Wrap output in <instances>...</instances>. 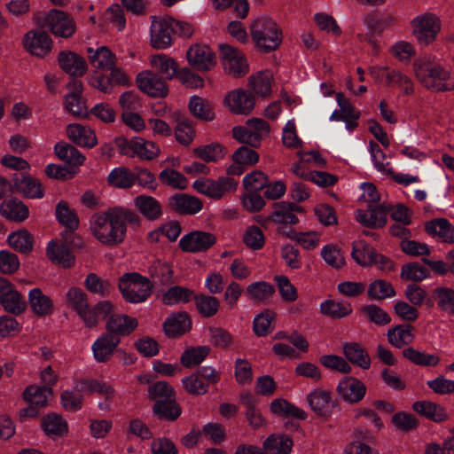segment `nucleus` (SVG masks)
<instances>
[{"label":"nucleus","instance_id":"obj_31","mask_svg":"<svg viewBox=\"0 0 454 454\" xmlns=\"http://www.w3.org/2000/svg\"><path fill=\"white\" fill-rule=\"evenodd\" d=\"M149 275L151 283L154 287H164L173 283L174 271L171 266L160 260L154 261L149 267Z\"/></svg>","mask_w":454,"mask_h":454},{"label":"nucleus","instance_id":"obj_54","mask_svg":"<svg viewBox=\"0 0 454 454\" xmlns=\"http://www.w3.org/2000/svg\"><path fill=\"white\" fill-rule=\"evenodd\" d=\"M52 393V388L50 387L31 385L25 389L23 396L29 403L41 408L47 404L48 397L51 396Z\"/></svg>","mask_w":454,"mask_h":454},{"label":"nucleus","instance_id":"obj_34","mask_svg":"<svg viewBox=\"0 0 454 454\" xmlns=\"http://www.w3.org/2000/svg\"><path fill=\"white\" fill-rule=\"evenodd\" d=\"M427 234L437 236L442 241L454 243V226L445 218H437L427 222L425 225Z\"/></svg>","mask_w":454,"mask_h":454},{"label":"nucleus","instance_id":"obj_57","mask_svg":"<svg viewBox=\"0 0 454 454\" xmlns=\"http://www.w3.org/2000/svg\"><path fill=\"white\" fill-rule=\"evenodd\" d=\"M193 154L205 162H215L224 157L223 147L218 143H211L193 148Z\"/></svg>","mask_w":454,"mask_h":454},{"label":"nucleus","instance_id":"obj_41","mask_svg":"<svg viewBox=\"0 0 454 454\" xmlns=\"http://www.w3.org/2000/svg\"><path fill=\"white\" fill-rule=\"evenodd\" d=\"M28 302L36 316L44 317L52 312V301L49 296L43 294L40 288H34L29 292Z\"/></svg>","mask_w":454,"mask_h":454},{"label":"nucleus","instance_id":"obj_32","mask_svg":"<svg viewBox=\"0 0 454 454\" xmlns=\"http://www.w3.org/2000/svg\"><path fill=\"white\" fill-rule=\"evenodd\" d=\"M343 353L348 361L364 370L371 366V357L367 350L358 342H346Z\"/></svg>","mask_w":454,"mask_h":454},{"label":"nucleus","instance_id":"obj_22","mask_svg":"<svg viewBox=\"0 0 454 454\" xmlns=\"http://www.w3.org/2000/svg\"><path fill=\"white\" fill-rule=\"evenodd\" d=\"M60 68L74 77L83 76L88 69L85 59L71 51H62L58 55Z\"/></svg>","mask_w":454,"mask_h":454},{"label":"nucleus","instance_id":"obj_29","mask_svg":"<svg viewBox=\"0 0 454 454\" xmlns=\"http://www.w3.org/2000/svg\"><path fill=\"white\" fill-rule=\"evenodd\" d=\"M414 327L410 324L396 325L387 332V341L396 348H403L413 342Z\"/></svg>","mask_w":454,"mask_h":454},{"label":"nucleus","instance_id":"obj_21","mask_svg":"<svg viewBox=\"0 0 454 454\" xmlns=\"http://www.w3.org/2000/svg\"><path fill=\"white\" fill-rule=\"evenodd\" d=\"M224 102L233 114L245 115L252 112L255 103L254 97L242 89L228 93Z\"/></svg>","mask_w":454,"mask_h":454},{"label":"nucleus","instance_id":"obj_40","mask_svg":"<svg viewBox=\"0 0 454 454\" xmlns=\"http://www.w3.org/2000/svg\"><path fill=\"white\" fill-rule=\"evenodd\" d=\"M273 74L270 71H259L248 78V87L262 98L269 96L271 92Z\"/></svg>","mask_w":454,"mask_h":454},{"label":"nucleus","instance_id":"obj_23","mask_svg":"<svg viewBox=\"0 0 454 454\" xmlns=\"http://www.w3.org/2000/svg\"><path fill=\"white\" fill-rule=\"evenodd\" d=\"M12 182L15 192H20L24 196L31 199H40L43 197L42 184L39 180L26 176L23 173L17 172L12 175Z\"/></svg>","mask_w":454,"mask_h":454},{"label":"nucleus","instance_id":"obj_45","mask_svg":"<svg viewBox=\"0 0 454 454\" xmlns=\"http://www.w3.org/2000/svg\"><path fill=\"white\" fill-rule=\"evenodd\" d=\"M0 302L6 311L13 315H19L27 309L26 300L14 288L13 285L5 292Z\"/></svg>","mask_w":454,"mask_h":454},{"label":"nucleus","instance_id":"obj_46","mask_svg":"<svg viewBox=\"0 0 454 454\" xmlns=\"http://www.w3.org/2000/svg\"><path fill=\"white\" fill-rule=\"evenodd\" d=\"M54 151L58 158L69 166H81L85 160L83 156L74 145L59 142L54 146Z\"/></svg>","mask_w":454,"mask_h":454},{"label":"nucleus","instance_id":"obj_38","mask_svg":"<svg viewBox=\"0 0 454 454\" xmlns=\"http://www.w3.org/2000/svg\"><path fill=\"white\" fill-rule=\"evenodd\" d=\"M172 118L176 122L175 129L176 140L183 145H189L195 137V129L192 121L178 111L173 113Z\"/></svg>","mask_w":454,"mask_h":454},{"label":"nucleus","instance_id":"obj_42","mask_svg":"<svg viewBox=\"0 0 454 454\" xmlns=\"http://www.w3.org/2000/svg\"><path fill=\"white\" fill-rule=\"evenodd\" d=\"M191 114L203 121H210L215 119L214 106L207 98L192 96L188 105Z\"/></svg>","mask_w":454,"mask_h":454},{"label":"nucleus","instance_id":"obj_50","mask_svg":"<svg viewBox=\"0 0 454 454\" xmlns=\"http://www.w3.org/2000/svg\"><path fill=\"white\" fill-rule=\"evenodd\" d=\"M352 306L348 301H335L326 300L320 306V312L333 319L343 318L352 313Z\"/></svg>","mask_w":454,"mask_h":454},{"label":"nucleus","instance_id":"obj_15","mask_svg":"<svg viewBox=\"0 0 454 454\" xmlns=\"http://www.w3.org/2000/svg\"><path fill=\"white\" fill-rule=\"evenodd\" d=\"M186 58L189 64L198 71H208L216 65L215 53L205 44L192 45L186 52Z\"/></svg>","mask_w":454,"mask_h":454},{"label":"nucleus","instance_id":"obj_9","mask_svg":"<svg viewBox=\"0 0 454 454\" xmlns=\"http://www.w3.org/2000/svg\"><path fill=\"white\" fill-rule=\"evenodd\" d=\"M44 26L56 36L69 38L76 30L74 19L67 12L51 10L44 20Z\"/></svg>","mask_w":454,"mask_h":454},{"label":"nucleus","instance_id":"obj_60","mask_svg":"<svg viewBox=\"0 0 454 454\" xmlns=\"http://www.w3.org/2000/svg\"><path fill=\"white\" fill-rule=\"evenodd\" d=\"M56 217L66 230H76L79 226V218L66 201H59L56 207Z\"/></svg>","mask_w":454,"mask_h":454},{"label":"nucleus","instance_id":"obj_44","mask_svg":"<svg viewBox=\"0 0 454 454\" xmlns=\"http://www.w3.org/2000/svg\"><path fill=\"white\" fill-rule=\"evenodd\" d=\"M7 241L11 247L23 254H28L33 250L34 237L25 229L12 232Z\"/></svg>","mask_w":454,"mask_h":454},{"label":"nucleus","instance_id":"obj_28","mask_svg":"<svg viewBox=\"0 0 454 454\" xmlns=\"http://www.w3.org/2000/svg\"><path fill=\"white\" fill-rule=\"evenodd\" d=\"M68 138L76 145L93 148L98 144L95 132L82 124H69L67 128Z\"/></svg>","mask_w":454,"mask_h":454},{"label":"nucleus","instance_id":"obj_58","mask_svg":"<svg viewBox=\"0 0 454 454\" xmlns=\"http://www.w3.org/2000/svg\"><path fill=\"white\" fill-rule=\"evenodd\" d=\"M134 157L137 156L141 160H152L160 153L159 146L142 137H134Z\"/></svg>","mask_w":454,"mask_h":454},{"label":"nucleus","instance_id":"obj_13","mask_svg":"<svg viewBox=\"0 0 454 454\" xmlns=\"http://www.w3.org/2000/svg\"><path fill=\"white\" fill-rule=\"evenodd\" d=\"M25 49L34 56L44 58L52 48V40L45 31L31 30L23 38Z\"/></svg>","mask_w":454,"mask_h":454},{"label":"nucleus","instance_id":"obj_17","mask_svg":"<svg viewBox=\"0 0 454 454\" xmlns=\"http://www.w3.org/2000/svg\"><path fill=\"white\" fill-rule=\"evenodd\" d=\"M69 92L65 96V107L74 116L85 117L88 115L85 101L82 98V82L73 79L67 85Z\"/></svg>","mask_w":454,"mask_h":454},{"label":"nucleus","instance_id":"obj_25","mask_svg":"<svg viewBox=\"0 0 454 454\" xmlns=\"http://www.w3.org/2000/svg\"><path fill=\"white\" fill-rule=\"evenodd\" d=\"M192 328V321L185 311L171 314L163 323V331L167 337H179Z\"/></svg>","mask_w":454,"mask_h":454},{"label":"nucleus","instance_id":"obj_33","mask_svg":"<svg viewBox=\"0 0 454 454\" xmlns=\"http://www.w3.org/2000/svg\"><path fill=\"white\" fill-rule=\"evenodd\" d=\"M90 63L97 69L110 70L116 65V56L106 46H101L97 50L88 48Z\"/></svg>","mask_w":454,"mask_h":454},{"label":"nucleus","instance_id":"obj_5","mask_svg":"<svg viewBox=\"0 0 454 454\" xmlns=\"http://www.w3.org/2000/svg\"><path fill=\"white\" fill-rule=\"evenodd\" d=\"M394 21V17L390 15L382 16L377 12L367 13L364 18L366 32L358 33L357 38L362 43H368L372 46V55L378 56L380 46L376 36H380L387 27L393 25Z\"/></svg>","mask_w":454,"mask_h":454},{"label":"nucleus","instance_id":"obj_47","mask_svg":"<svg viewBox=\"0 0 454 454\" xmlns=\"http://www.w3.org/2000/svg\"><path fill=\"white\" fill-rule=\"evenodd\" d=\"M151 65L156 68L159 75H163L164 80H171L176 77L179 71L177 63L164 54L153 56Z\"/></svg>","mask_w":454,"mask_h":454},{"label":"nucleus","instance_id":"obj_37","mask_svg":"<svg viewBox=\"0 0 454 454\" xmlns=\"http://www.w3.org/2000/svg\"><path fill=\"white\" fill-rule=\"evenodd\" d=\"M292 438L284 434H272L262 443L268 454H290L293 449Z\"/></svg>","mask_w":454,"mask_h":454},{"label":"nucleus","instance_id":"obj_19","mask_svg":"<svg viewBox=\"0 0 454 454\" xmlns=\"http://www.w3.org/2000/svg\"><path fill=\"white\" fill-rule=\"evenodd\" d=\"M202 201L192 195L176 193L168 199V207L179 215H195L202 209Z\"/></svg>","mask_w":454,"mask_h":454},{"label":"nucleus","instance_id":"obj_36","mask_svg":"<svg viewBox=\"0 0 454 454\" xmlns=\"http://www.w3.org/2000/svg\"><path fill=\"white\" fill-rule=\"evenodd\" d=\"M273 211L270 214L272 222L279 224H296L298 217L294 214L296 204L289 201L275 202L272 205Z\"/></svg>","mask_w":454,"mask_h":454},{"label":"nucleus","instance_id":"obj_39","mask_svg":"<svg viewBox=\"0 0 454 454\" xmlns=\"http://www.w3.org/2000/svg\"><path fill=\"white\" fill-rule=\"evenodd\" d=\"M153 411L160 419L175 421L180 417L182 409L174 397L168 400H158L153 406Z\"/></svg>","mask_w":454,"mask_h":454},{"label":"nucleus","instance_id":"obj_18","mask_svg":"<svg viewBox=\"0 0 454 454\" xmlns=\"http://www.w3.org/2000/svg\"><path fill=\"white\" fill-rule=\"evenodd\" d=\"M307 402L310 409L322 418H329L335 407L336 401L332 399L331 392L316 388L307 395Z\"/></svg>","mask_w":454,"mask_h":454},{"label":"nucleus","instance_id":"obj_24","mask_svg":"<svg viewBox=\"0 0 454 454\" xmlns=\"http://www.w3.org/2000/svg\"><path fill=\"white\" fill-rule=\"evenodd\" d=\"M120 342L121 339L118 336L103 333L96 340L91 348L96 361L98 363L108 362Z\"/></svg>","mask_w":454,"mask_h":454},{"label":"nucleus","instance_id":"obj_26","mask_svg":"<svg viewBox=\"0 0 454 454\" xmlns=\"http://www.w3.org/2000/svg\"><path fill=\"white\" fill-rule=\"evenodd\" d=\"M138 325L137 318L125 314H116L109 317L106 329V333L118 336L129 335Z\"/></svg>","mask_w":454,"mask_h":454},{"label":"nucleus","instance_id":"obj_56","mask_svg":"<svg viewBox=\"0 0 454 454\" xmlns=\"http://www.w3.org/2000/svg\"><path fill=\"white\" fill-rule=\"evenodd\" d=\"M42 427L49 436H60L67 432L68 427L61 416L52 413L42 420Z\"/></svg>","mask_w":454,"mask_h":454},{"label":"nucleus","instance_id":"obj_27","mask_svg":"<svg viewBox=\"0 0 454 454\" xmlns=\"http://www.w3.org/2000/svg\"><path fill=\"white\" fill-rule=\"evenodd\" d=\"M46 254L52 262L61 264L65 268L74 265L75 257L61 239L49 242Z\"/></svg>","mask_w":454,"mask_h":454},{"label":"nucleus","instance_id":"obj_48","mask_svg":"<svg viewBox=\"0 0 454 454\" xmlns=\"http://www.w3.org/2000/svg\"><path fill=\"white\" fill-rule=\"evenodd\" d=\"M194 291L182 286H173L167 289L161 297L164 305L173 306L179 302L187 303L192 300Z\"/></svg>","mask_w":454,"mask_h":454},{"label":"nucleus","instance_id":"obj_1","mask_svg":"<svg viewBox=\"0 0 454 454\" xmlns=\"http://www.w3.org/2000/svg\"><path fill=\"white\" fill-rule=\"evenodd\" d=\"M126 223L139 227L141 219L136 212L129 208L114 207L92 215L90 231L103 245L117 246L125 239Z\"/></svg>","mask_w":454,"mask_h":454},{"label":"nucleus","instance_id":"obj_59","mask_svg":"<svg viewBox=\"0 0 454 454\" xmlns=\"http://www.w3.org/2000/svg\"><path fill=\"white\" fill-rule=\"evenodd\" d=\"M351 255L357 264L369 266L374 264L376 250L369 244L360 241L353 245Z\"/></svg>","mask_w":454,"mask_h":454},{"label":"nucleus","instance_id":"obj_62","mask_svg":"<svg viewBox=\"0 0 454 454\" xmlns=\"http://www.w3.org/2000/svg\"><path fill=\"white\" fill-rule=\"evenodd\" d=\"M434 299L442 311L454 315V289L445 286L436 287L434 290Z\"/></svg>","mask_w":454,"mask_h":454},{"label":"nucleus","instance_id":"obj_43","mask_svg":"<svg viewBox=\"0 0 454 454\" xmlns=\"http://www.w3.org/2000/svg\"><path fill=\"white\" fill-rule=\"evenodd\" d=\"M412 409L434 422H442L447 419L445 409L433 402L417 401L412 404Z\"/></svg>","mask_w":454,"mask_h":454},{"label":"nucleus","instance_id":"obj_20","mask_svg":"<svg viewBox=\"0 0 454 454\" xmlns=\"http://www.w3.org/2000/svg\"><path fill=\"white\" fill-rule=\"evenodd\" d=\"M337 392L345 402L354 404L364 397L366 386L356 378L345 377L339 382Z\"/></svg>","mask_w":454,"mask_h":454},{"label":"nucleus","instance_id":"obj_30","mask_svg":"<svg viewBox=\"0 0 454 454\" xmlns=\"http://www.w3.org/2000/svg\"><path fill=\"white\" fill-rule=\"evenodd\" d=\"M134 206L149 221L161 217L162 207L158 200L149 195H138L134 199Z\"/></svg>","mask_w":454,"mask_h":454},{"label":"nucleus","instance_id":"obj_64","mask_svg":"<svg viewBox=\"0 0 454 454\" xmlns=\"http://www.w3.org/2000/svg\"><path fill=\"white\" fill-rule=\"evenodd\" d=\"M161 184L174 189L184 190L188 186L187 178L174 168H165L159 174Z\"/></svg>","mask_w":454,"mask_h":454},{"label":"nucleus","instance_id":"obj_4","mask_svg":"<svg viewBox=\"0 0 454 454\" xmlns=\"http://www.w3.org/2000/svg\"><path fill=\"white\" fill-rule=\"evenodd\" d=\"M119 289L124 300L129 303H140L147 300L153 289V284L149 278L137 272L125 273L118 284Z\"/></svg>","mask_w":454,"mask_h":454},{"label":"nucleus","instance_id":"obj_12","mask_svg":"<svg viewBox=\"0 0 454 454\" xmlns=\"http://www.w3.org/2000/svg\"><path fill=\"white\" fill-rule=\"evenodd\" d=\"M392 209L393 207L387 204L368 206L367 212L361 209L356 211V219L358 223L367 228H382L387 224V214Z\"/></svg>","mask_w":454,"mask_h":454},{"label":"nucleus","instance_id":"obj_16","mask_svg":"<svg viewBox=\"0 0 454 454\" xmlns=\"http://www.w3.org/2000/svg\"><path fill=\"white\" fill-rule=\"evenodd\" d=\"M173 22L174 19L169 17L161 20L153 17L151 43L153 48L165 49L171 44V35L174 34Z\"/></svg>","mask_w":454,"mask_h":454},{"label":"nucleus","instance_id":"obj_61","mask_svg":"<svg viewBox=\"0 0 454 454\" xmlns=\"http://www.w3.org/2000/svg\"><path fill=\"white\" fill-rule=\"evenodd\" d=\"M107 181L110 185L117 188H131L134 185L133 171L127 168H116L110 172Z\"/></svg>","mask_w":454,"mask_h":454},{"label":"nucleus","instance_id":"obj_2","mask_svg":"<svg viewBox=\"0 0 454 454\" xmlns=\"http://www.w3.org/2000/svg\"><path fill=\"white\" fill-rule=\"evenodd\" d=\"M250 33L256 48L263 53L278 50L283 41L281 28L269 17H260L254 20Z\"/></svg>","mask_w":454,"mask_h":454},{"label":"nucleus","instance_id":"obj_53","mask_svg":"<svg viewBox=\"0 0 454 454\" xmlns=\"http://www.w3.org/2000/svg\"><path fill=\"white\" fill-rule=\"evenodd\" d=\"M74 388L78 392L90 394L98 393L106 396L113 395L114 389L104 382L93 379H78L74 382Z\"/></svg>","mask_w":454,"mask_h":454},{"label":"nucleus","instance_id":"obj_49","mask_svg":"<svg viewBox=\"0 0 454 454\" xmlns=\"http://www.w3.org/2000/svg\"><path fill=\"white\" fill-rule=\"evenodd\" d=\"M395 294L393 285L385 279H376L368 286L367 295L372 301H383Z\"/></svg>","mask_w":454,"mask_h":454},{"label":"nucleus","instance_id":"obj_7","mask_svg":"<svg viewBox=\"0 0 454 454\" xmlns=\"http://www.w3.org/2000/svg\"><path fill=\"white\" fill-rule=\"evenodd\" d=\"M224 72L233 78L243 77L249 72V65L245 54L230 44L219 45Z\"/></svg>","mask_w":454,"mask_h":454},{"label":"nucleus","instance_id":"obj_63","mask_svg":"<svg viewBox=\"0 0 454 454\" xmlns=\"http://www.w3.org/2000/svg\"><path fill=\"white\" fill-rule=\"evenodd\" d=\"M361 313L370 323L384 326L391 323V317L382 308L376 304H368L361 308Z\"/></svg>","mask_w":454,"mask_h":454},{"label":"nucleus","instance_id":"obj_8","mask_svg":"<svg viewBox=\"0 0 454 454\" xmlns=\"http://www.w3.org/2000/svg\"><path fill=\"white\" fill-rule=\"evenodd\" d=\"M413 35L420 44L428 45L434 41L441 29L440 20L433 13L416 17L411 21Z\"/></svg>","mask_w":454,"mask_h":454},{"label":"nucleus","instance_id":"obj_14","mask_svg":"<svg viewBox=\"0 0 454 454\" xmlns=\"http://www.w3.org/2000/svg\"><path fill=\"white\" fill-rule=\"evenodd\" d=\"M215 242L216 237L214 234L195 231L182 237L179 247L184 252L198 253L208 250Z\"/></svg>","mask_w":454,"mask_h":454},{"label":"nucleus","instance_id":"obj_11","mask_svg":"<svg viewBox=\"0 0 454 454\" xmlns=\"http://www.w3.org/2000/svg\"><path fill=\"white\" fill-rule=\"evenodd\" d=\"M69 305L77 312L87 327L91 328L98 325L96 313L89 307L87 294L80 288L73 287L67 294Z\"/></svg>","mask_w":454,"mask_h":454},{"label":"nucleus","instance_id":"obj_52","mask_svg":"<svg viewBox=\"0 0 454 454\" xmlns=\"http://www.w3.org/2000/svg\"><path fill=\"white\" fill-rule=\"evenodd\" d=\"M192 300L195 301L197 310L203 317H214L218 312L220 301L215 296L194 294Z\"/></svg>","mask_w":454,"mask_h":454},{"label":"nucleus","instance_id":"obj_35","mask_svg":"<svg viewBox=\"0 0 454 454\" xmlns=\"http://www.w3.org/2000/svg\"><path fill=\"white\" fill-rule=\"evenodd\" d=\"M1 215L8 220L21 223L28 217V207L18 199H11L0 204Z\"/></svg>","mask_w":454,"mask_h":454},{"label":"nucleus","instance_id":"obj_51","mask_svg":"<svg viewBox=\"0 0 454 454\" xmlns=\"http://www.w3.org/2000/svg\"><path fill=\"white\" fill-rule=\"evenodd\" d=\"M402 355L411 363L419 366H435L440 362L438 356L421 352L413 347L404 348L402 351Z\"/></svg>","mask_w":454,"mask_h":454},{"label":"nucleus","instance_id":"obj_3","mask_svg":"<svg viewBox=\"0 0 454 454\" xmlns=\"http://www.w3.org/2000/svg\"><path fill=\"white\" fill-rule=\"evenodd\" d=\"M414 74L419 82L432 91H446L454 89V77L440 65L414 62Z\"/></svg>","mask_w":454,"mask_h":454},{"label":"nucleus","instance_id":"obj_6","mask_svg":"<svg viewBox=\"0 0 454 454\" xmlns=\"http://www.w3.org/2000/svg\"><path fill=\"white\" fill-rule=\"evenodd\" d=\"M239 182L231 176H219L217 179L199 178L192 187L199 193L206 195L213 200H220L227 193L235 192Z\"/></svg>","mask_w":454,"mask_h":454},{"label":"nucleus","instance_id":"obj_10","mask_svg":"<svg viewBox=\"0 0 454 454\" xmlns=\"http://www.w3.org/2000/svg\"><path fill=\"white\" fill-rule=\"evenodd\" d=\"M138 89L151 98H166L168 87L166 80L157 73L144 71L137 74L136 79Z\"/></svg>","mask_w":454,"mask_h":454},{"label":"nucleus","instance_id":"obj_55","mask_svg":"<svg viewBox=\"0 0 454 454\" xmlns=\"http://www.w3.org/2000/svg\"><path fill=\"white\" fill-rule=\"evenodd\" d=\"M210 351L209 346L189 348L183 352L180 363L186 368L198 365L209 355Z\"/></svg>","mask_w":454,"mask_h":454}]
</instances>
